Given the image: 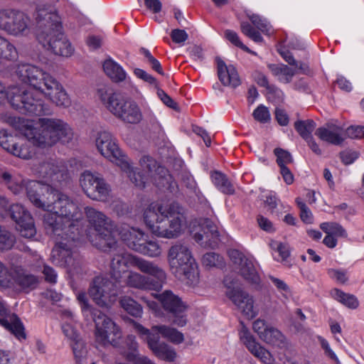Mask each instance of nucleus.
<instances>
[{
	"label": "nucleus",
	"instance_id": "f257e3e1",
	"mask_svg": "<svg viewBox=\"0 0 364 364\" xmlns=\"http://www.w3.org/2000/svg\"><path fill=\"white\" fill-rule=\"evenodd\" d=\"M9 122L20 130L27 139H18L5 130L0 131V146L23 159H29L34 154L31 143L39 147H50L57 142L69 143L73 138L72 128L59 119L40 118L38 126L33 127L29 122L21 117H12Z\"/></svg>",
	"mask_w": 364,
	"mask_h": 364
},
{
	"label": "nucleus",
	"instance_id": "f03ea898",
	"mask_svg": "<svg viewBox=\"0 0 364 364\" xmlns=\"http://www.w3.org/2000/svg\"><path fill=\"white\" fill-rule=\"evenodd\" d=\"M36 38L47 50L63 57H70L74 53L71 43L63 32L61 18L50 6L41 4L35 13Z\"/></svg>",
	"mask_w": 364,
	"mask_h": 364
},
{
	"label": "nucleus",
	"instance_id": "7ed1b4c3",
	"mask_svg": "<svg viewBox=\"0 0 364 364\" xmlns=\"http://www.w3.org/2000/svg\"><path fill=\"white\" fill-rule=\"evenodd\" d=\"M50 202L43 216V225L46 233L50 236H59L65 232L74 230L78 232L76 223L82 218V213L77 205L67 195L54 190L48 195Z\"/></svg>",
	"mask_w": 364,
	"mask_h": 364
},
{
	"label": "nucleus",
	"instance_id": "20e7f679",
	"mask_svg": "<svg viewBox=\"0 0 364 364\" xmlns=\"http://www.w3.org/2000/svg\"><path fill=\"white\" fill-rule=\"evenodd\" d=\"M144 220L154 235L166 239L178 237L186 226L184 210L177 203H151L144 210Z\"/></svg>",
	"mask_w": 364,
	"mask_h": 364
},
{
	"label": "nucleus",
	"instance_id": "39448f33",
	"mask_svg": "<svg viewBox=\"0 0 364 364\" xmlns=\"http://www.w3.org/2000/svg\"><path fill=\"white\" fill-rule=\"evenodd\" d=\"M16 74L21 81L48 97L57 106L66 107L70 105V98L62 85L39 67L31 64L18 65Z\"/></svg>",
	"mask_w": 364,
	"mask_h": 364
},
{
	"label": "nucleus",
	"instance_id": "423d86ee",
	"mask_svg": "<svg viewBox=\"0 0 364 364\" xmlns=\"http://www.w3.org/2000/svg\"><path fill=\"white\" fill-rule=\"evenodd\" d=\"M167 261L171 272L179 280L189 285L199 281L198 264L188 246L177 242L168 250Z\"/></svg>",
	"mask_w": 364,
	"mask_h": 364
},
{
	"label": "nucleus",
	"instance_id": "0eeeda50",
	"mask_svg": "<svg viewBox=\"0 0 364 364\" xmlns=\"http://www.w3.org/2000/svg\"><path fill=\"white\" fill-rule=\"evenodd\" d=\"M0 183L6 185L15 195L21 193L26 188L27 197L31 203L43 210H46L50 202L48 199V195L53 193L55 190L50 186L35 181L25 183L21 176L13 175L3 169H0Z\"/></svg>",
	"mask_w": 364,
	"mask_h": 364
},
{
	"label": "nucleus",
	"instance_id": "6e6552de",
	"mask_svg": "<svg viewBox=\"0 0 364 364\" xmlns=\"http://www.w3.org/2000/svg\"><path fill=\"white\" fill-rule=\"evenodd\" d=\"M97 95L103 105L124 123L137 124L141 120V112L134 101L105 86L97 90Z\"/></svg>",
	"mask_w": 364,
	"mask_h": 364
},
{
	"label": "nucleus",
	"instance_id": "1a4fd4ad",
	"mask_svg": "<svg viewBox=\"0 0 364 364\" xmlns=\"http://www.w3.org/2000/svg\"><path fill=\"white\" fill-rule=\"evenodd\" d=\"M9 100L11 105L22 114L36 116L50 114L48 105L40 99L36 98L33 92L17 87H11L7 92L0 82V104Z\"/></svg>",
	"mask_w": 364,
	"mask_h": 364
},
{
	"label": "nucleus",
	"instance_id": "9d476101",
	"mask_svg": "<svg viewBox=\"0 0 364 364\" xmlns=\"http://www.w3.org/2000/svg\"><path fill=\"white\" fill-rule=\"evenodd\" d=\"M107 250L115 252L111 259L110 272L112 277L116 281L122 278V274L128 272L127 268L129 267H136L144 274H152L159 276V273L161 272L158 268V264L155 262L129 254L124 250L118 249L117 242L114 247L107 248L105 251Z\"/></svg>",
	"mask_w": 364,
	"mask_h": 364
},
{
	"label": "nucleus",
	"instance_id": "9b49d317",
	"mask_svg": "<svg viewBox=\"0 0 364 364\" xmlns=\"http://www.w3.org/2000/svg\"><path fill=\"white\" fill-rule=\"evenodd\" d=\"M77 235L78 232L72 230L68 232V235L63 232L59 236H51L55 240L50 257L52 262L57 266L67 268L73 274H80L82 266L81 260L71 250L73 242L77 239Z\"/></svg>",
	"mask_w": 364,
	"mask_h": 364
},
{
	"label": "nucleus",
	"instance_id": "f8f14e48",
	"mask_svg": "<svg viewBox=\"0 0 364 364\" xmlns=\"http://www.w3.org/2000/svg\"><path fill=\"white\" fill-rule=\"evenodd\" d=\"M85 212L91 227L96 232L95 240H91L98 249L106 250L115 246V225L102 212L91 207H86Z\"/></svg>",
	"mask_w": 364,
	"mask_h": 364
},
{
	"label": "nucleus",
	"instance_id": "ddd939ff",
	"mask_svg": "<svg viewBox=\"0 0 364 364\" xmlns=\"http://www.w3.org/2000/svg\"><path fill=\"white\" fill-rule=\"evenodd\" d=\"M91 316L95 323V342L103 346H117L122 333L116 323L99 309H92Z\"/></svg>",
	"mask_w": 364,
	"mask_h": 364
},
{
	"label": "nucleus",
	"instance_id": "4468645a",
	"mask_svg": "<svg viewBox=\"0 0 364 364\" xmlns=\"http://www.w3.org/2000/svg\"><path fill=\"white\" fill-rule=\"evenodd\" d=\"M91 316L95 323V342L103 346H117L122 333L116 323L99 309H92Z\"/></svg>",
	"mask_w": 364,
	"mask_h": 364
},
{
	"label": "nucleus",
	"instance_id": "2eb2a0df",
	"mask_svg": "<svg viewBox=\"0 0 364 364\" xmlns=\"http://www.w3.org/2000/svg\"><path fill=\"white\" fill-rule=\"evenodd\" d=\"M0 29L14 36H26L30 32V18L19 10L1 9Z\"/></svg>",
	"mask_w": 364,
	"mask_h": 364
},
{
	"label": "nucleus",
	"instance_id": "dca6fc26",
	"mask_svg": "<svg viewBox=\"0 0 364 364\" xmlns=\"http://www.w3.org/2000/svg\"><path fill=\"white\" fill-rule=\"evenodd\" d=\"M79 181L82 191L90 199L98 201L109 199L111 188L100 173L86 170L80 174Z\"/></svg>",
	"mask_w": 364,
	"mask_h": 364
},
{
	"label": "nucleus",
	"instance_id": "f3484780",
	"mask_svg": "<svg viewBox=\"0 0 364 364\" xmlns=\"http://www.w3.org/2000/svg\"><path fill=\"white\" fill-rule=\"evenodd\" d=\"M88 294L100 307L109 308L116 301L117 292L114 284L108 278L96 277L90 284Z\"/></svg>",
	"mask_w": 364,
	"mask_h": 364
},
{
	"label": "nucleus",
	"instance_id": "a211bd4d",
	"mask_svg": "<svg viewBox=\"0 0 364 364\" xmlns=\"http://www.w3.org/2000/svg\"><path fill=\"white\" fill-rule=\"evenodd\" d=\"M190 228L195 241L202 246L214 247L220 241L218 227L208 218L193 220Z\"/></svg>",
	"mask_w": 364,
	"mask_h": 364
},
{
	"label": "nucleus",
	"instance_id": "6ab92c4d",
	"mask_svg": "<svg viewBox=\"0 0 364 364\" xmlns=\"http://www.w3.org/2000/svg\"><path fill=\"white\" fill-rule=\"evenodd\" d=\"M158 299L164 311L168 313L173 324L178 327L186 325L187 318L185 314L186 306L178 296L171 291L166 290L158 295Z\"/></svg>",
	"mask_w": 364,
	"mask_h": 364
},
{
	"label": "nucleus",
	"instance_id": "aec40b11",
	"mask_svg": "<svg viewBox=\"0 0 364 364\" xmlns=\"http://www.w3.org/2000/svg\"><path fill=\"white\" fill-rule=\"evenodd\" d=\"M96 146L100 154L121 168L129 167L127 156L119 149L111 133L103 131L98 134Z\"/></svg>",
	"mask_w": 364,
	"mask_h": 364
},
{
	"label": "nucleus",
	"instance_id": "412c9836",
	"mask_svg": "<svg viewBox=\"0 0 364 364\" xmlns=\"http://www.w3.org/2000/svg\"><path fill=\"white\" fill-rule=\"evenodd\" d=\"M223 283L228 288L226 296L236 306L237 309L247 319L255 318L258 311L254 306L253 297L239 288L232 287V282L229 277H225Z\"/></svg>",
	"mask_w": 364,
	"mask_h": 364
},
{
	"label": "nucleus",
	"instance_id": "4be33fe9",
	"mask_svg": "<svg viewBox=\"0 0 364 364\" xmlns=\"http://www.w3.org/2000/svg\"><path fill=\"white\" fill-rule=\"evenodd\" d=\"M161 270L159 276L152 274H147L153 278L143 275L139 272L129 271L124 279L125 284L131 288L140 290H154L159 291L162 288L163 284L166 279V273L164 269L158 265Z\"/></svg>",
	"mask_w": 364,
	"mask_h": 364
},
{
	"label": "nucleus",
	"instance_id": "5701e85b",
	"mask_svg": "<svg viewBox=\"0 0 364 364\" xmlns=\"http://www.w3.org/2000/svg\"><path fill=\"white\" fill-rule=\"evenodd\" d=\"M136 331L146 341L149 348L160 359L172 362L176 357L174 349L164 342H160L159 335L150 333V331L139 323L134 324Z\"/></svg>",
	"mask_w": 364,
	"mask_h": 364
},
{
	"label": "nucleus",
	"instance_id": "b1692460",
	"mask_svg": "<svg viewBox=\"0 0 364 364\" xmlns=\"http://www.w3.org/2000/svg\"><path fill=\"white\" fill-rule=\"evenodd\" d=\"M10 215L16 223V228L21 235L31 238L36 234L33 218L30 213L21 204H13L9 208Z\"/></svg>",
	"mask_w": 364,
	"mask_h": 364
},
{
	"label": "nucleus",
	"instance_id": "393cba45",
	"mask_svg": "<svg viewBox=\"0 0 364 364\" xmlns=\"http://www.w3.org/2000/svg\"><path fill=\"white\" fill-rule=\"evenodd\" d=\"M229 257L245 280L252 284H259L260 277L255 267L252 259L247 258L237 250H230Z\"/></svg>",
	"mask_w": 364,
	"mask_h": 364
},
{
	"label": "nucleus",
	"instance_id": "a878e982",
	"mask_svg": "<svg viewBox=\"0 0 364 364\" xmlns=\"http://www.w3.org/2000/svg\"><path fill=\"white\" fill-rule=\"evenodd\" d=\"M140 164L157 186L167 188L171 186V176L167 169L159 166L152 157L144 156L140 160Z\"/></svg>",
	"mask_w": 364,
	"mask_h": 364
},
{
	"label": "nucleus",
	"instance_id": "bb28decb",
	"mask_svg": "<svg viewBox=\"0 0 364 364\" xmlns=\"http://www.w3.org/2000/svg\"><path fill=\"white\" fill-rule=\"evenodd\" d=\"M240 338L248 350L264 364H272L274 359L271 353L256 341L249 330L242 325Z\"/></svg>",
	"mask_w": 364,
	"mask_h": 364
},
{
	"label": "nucleus",
	"instance_id": "cd10ccee",
	"mask_svg": "<svg viewBox=\"0 0 364 364\" xmlns=\"http://www.w3.org/2000/svg\"><path fill=\"white\" fill-rule=\"evenodd\" d=\"M38 173L51 182H60L67 178V171L65 166L55 159H50L42 162L37 168Z\"/></svg>",
	"mask_w": 364,
	"mask_h": 364
},
{
	"label": "nucleus",
	"instance_id": "c85d7f7f",
	"mask_svg": "<svg viewBox=\"0 0 364 364\" xmlns=\"http://www.w3.org/2000/svg\"><path fill=\"white\" fill-rule=\"evenodd\" d=\"M0 324L9 330L18 339H25L26 333L24 326L20 318L15 314H7L5 304L0 301Z\"/></svg>",
	"mask_w": 364,
	"mask_h": 364
},
{
	"label": "nucleus",
	"instance_id": "c756f323",
	"mask_svg": "<svg viewBox=\"0 0 364 364\" xmlns=\"http://www.w3.org/2000/svg\"><path fill=\"white\" fill-rule=\"evenodd\" d=\"M315 134L321 140L333 145H340L345 139L343 128L334 124H326L318 128Z\"/></svg>",
	"mask_w": 364,
	"mask_h": 364
},
{
	"label": "nucleus",
	"instance_id": "7c9ffc66",
	"mask_svg": "<svg viewBox=\"0 0 364 364\" xmlns=\"http://www.w3.org/2000/svg\"><path fill=\"white\" fill-rule=\"evenodd\" d=\"M218 75L220 81L225 86L235 87L240 84V77L235 68L226 65L225 62L219 58H216Z\"/></svg>",
	"mask_w": 364,
	"mask_h": 364
},
{
	"label": "nucleus",
	"instance_id": "2f4dec72",
	"mask_svg": "<svg viewBox=\"0 0 364 364\" xmlns=\"http://www.w3.org/2000/svg\"><path fill=\"white\" fill-rule=\"evenodd\" d=\"M13 284L16 283L23 289H33L38 284V278L21 267H12Z\"/></svg>",
	"mask_w": 364,
	"mask_h": 364
},
{
	"label": "nucleus",
	"instance_id": "473e14b6",
	"mask_svg": "<svg viewBox=\"0 0 364 364\" xmlns=\"http://www.w3.org/2000/svg\"><path fill=\"white\" fill-rule=\"evenodd\" d=\"M119 235L127 246L135 251L134 244L139 245L144 242L146 235L139 229L124 225L120 228Z\"/></svg>",
	"mask_w": 364,
	"mask_h": 364
},
{
	"label": "nucleus",
	"instance_id": "72a5a7b5",
	"mask_svg": "<svg viewBox=\"0 0 364 364\" xmlns=\"http://www.w3.org/2000/svg\"><path fill=\"white\" fill-rule=\"evenodd\" d=\"M150 333L161 336L174 344H180L183 342V334L177 329L166 325H156L151 327Z\"/></svg>",
	"mask_w": 364,
	"mask_h": 364
},
{
	"label": "nucleus",
	"instance_id": "f704fd0d",
	"mask_svg": "<svg viewBox=\"0 0 364 364\" xmlns=\"http://www.w3.org/2000/svg\"><path fill=\"white\" fill-rule=\"evenodd\" d=\"M134 246L135 252L150 257H156L161 254V249L158 242L156 240H149L147 235L144 237V242L139 245L134 244Z\"/></svg>",
	"mask_w": 364,
	"mask_h": 364
},
{
	"label": "nucleus",
	"instance_id": "c9c22d12",
	"mask_svg": "<svg viewBox=\"0 0 364 364\" xmlns=\"http://www.w3.org/2000/svg\"><path fill=\"white\" fill-rule=\"evenodd\" d=\"M103 70L106 75L115 82H122L126 78L125 71L112 59H107L104 62Z\"/></svg>",
	"mask_w": 364,
	"mask_h": 364
},
{
	"label": "nucleus",
	"instance_id": "e433bc0d",
	"mask_svg": "<svg viewBox=\"0 0 364 364\" xmlns=\"http://www.w3.org/2000/svg\"><path fill=\"white\" fill-rule=\"evenodd\" d=\"M272 75L277 77L283 83H289L296 74V71L284 64H269L267 65Z\"/></svg>",
	"mask_w": 364,
	"mask_h": 364
},
{
	"label": "nucleus",
	"instance_id": "4c0bfd02",
	"mask_svg": "<svg viewBox=\"0 0 364 364\" xmlns=\"http://www.w3.org/2000/svg\"><path fill=\"white\" fill-rule=\"evenodd\" d=\"M210 178L213 184L220 192L228 195L234 194V186L224 173L215 171L211 173Z\"/></svg>",
	"mask_w": 364,
	"mask_h": 364
},
{
	"label": "nucleus",
	"instance_id": "58836bf2",
	"mask_svg": "<svg viewBox=\"0 0 364 364\" xmlns=\"http://www.w3.org/2000/svg\"><path fill=\"white\" fill-rule=\"evenodd\" d=\"M261 340L269 345L280 348H284L287 345L285 336L277 328L271 326L265 334L261 336Z\"/></svg>",
	"mask_w": 364,
	"mask_h": 364
},
{
	"label": "nucleus",
	"instance_id": "ea45409f",
	"mask_svg": "<svg viewBox=\"0 0 364 364\" xmlns=\"http://www.w3.org/2000/svg\"><path fill=\"white\" fill-rule=\"evenodd\" d=\"M121 307L130 315L140 317L142 315V307L130 296H124L119 300Z\"/></svg>",
	"mask_w": 364,
	"mask_h": 364
},
{
	"label": "nucleus",
	"instance_id": "a19ab883",
	"mask_svg": "<svg viewBox=\"0 0 364 364\" xmlns=\"http://www.w3.org/2000/svg\"><path fill=\"white\" fill-rule=\"evenodd\" d=\"M316 126V123L312 119L298 120L294 122L295 129L304 140L313 137L311 134Z\"/></svg>",
	"mask_w": 364,
	"mask_h": 364
},
{
	"label": "nucleus",
	"instance_id": "79ce46f5",
	"mask_svg": "<svg viewBox=\"0 0 364 364\" xmlns=\"http://www.w3.org/2000/svg\"><path fill=\"white\" fill-rule=\"evenodd\" d=\"M331 294L335 299L348 308L354 309L359 305L357 298L353 294H346L338 289H333Z\"/></svg>",
	"mask_w": 364,
	"mask_h": 364
},
{
	"label": "nucleus",
	"instance_id": "37998d69",
	"mask_svg": "<svg viewBox=\"0 0 364 364\" xmlns=\"http://www.w3.org/2000/svg\"><path fill=\"white\" fill-rule=\"evenodd\" d=\"M255 80L261 87L267 90V95H274L280 98L283 96V92L277 87L269 83L267 77L262 73L256 72L255 73Z\"/></svg>",
	"mask_w": 364,
	"mask_h": 364
},
{
	"label": "nucleus",
	"instance_id": "c03bdc74",
	"mask_svg": "<svg viewBox=\"0 0 364 364\" xmlns=\"http://www.w3.org/2000/svg\"><path fill=\"white\" fill-rule=\"evenodd\" d=\"M17 57L16 48L5 38L0 36V60H14Z\"/></svg>",
	"mask_w": 364,
	"mask_h": 364
},
{
	"label": "nucleus",
	"instance_id": "a18cd8bd",
	"mask_svg": "<svg viewBox=\"0 0 364 364\" xmlns=\"http://www.w3.org/2000/svg\"><path fill=\"white\" fill-rule=\"evenodd\" d=\"M320 228L326 234L341 237H347L346 230L339 223L336 222L322 223L320 224Z\"/></svg>",
	"mask_w": 364,
	"mask_h": 364
},
{
	"label": "nucleus",
	"instance_id": "49530a36",
	"mask_svg": "<svg viewBox=\"0 0 364 364\" xmlns=\"http://www.w3.org/2000/svg\"><path fill=\"white\" fill-rule=\"evenodd\" d=\"M202 264L207 267H223L225 262L222 256L215 252H210L203 255Z\"/></svg>",
	"mask_w": 364,
	"mask_h": 364
},
{
	"label": "nucleus",
	"instance_id": "de8ad7c7",
	"mask_svg": "<svg viewBox=\"0 0 364 364\" xmlns=\"http://www.w3.org/2000/svg\"><path fill=\"white\" fill-rule=\"evenodd\" d=\"M15 242L14 235L0 226V252L11 250Z\"/></svg>",
	"mask_w": 364,
	"mask_h": 364
},
{
	"label": "nucleus",
	"instance_id": "09e8293b",
	"mask_svg": "<svg viewBox=\"0 0 364 364\" xmlns=\"http://www.w3.org/2000/svg\"><path fill=\"white\" fill-rule=\"evenodd\" d=\"M126 171L128 174V177L130 181L139 188H143L145 187V184L147 181V178L144 174H141V172L136 171V170L130 167L129 164V167L127 168H122Z\"/></svg>",
	"mask_w": 364,
	"mask_h": 364
},
{
	"label": "nucleus",
	"instance_id": "8fccbe9b",
	"mask_svg": "<svg viewBox=\"0 0 364 364\" xmlns=\"http://www.w3.org/2000/svg\"><path fill=\"white\" fill-rule=\"evenodd\" d=\"M70 346L77 362H80L87 354V348L85 342L80 336L70 341Z\"/></svg>",
	"mask_w": 364,
	"mask_h": 364
},
{
	"label": "nucleus",
	"instance_id": "3c124183",
	"mask_svg": "<svg viewBox=\"0 0 364 364\" xmlns=\"http://www.w3.org/2000/svg\"><path fill=\"white\" fill-rule=\"evenodd\" d=\"M248 17L252 25L255 26L258 31H260L262 33L267 35L270 33L271 26L265 18L257 14H252Z\"/></svg>",
	"mask_w": 364,
	"mask_h": 364
},
{
	"label": "nucleus",
	"instance_id": "603ef678",
	"mask_svg": "<svg viewBox=\"0 0 364 364\" xmlns=\"http://www.w3.org/2000/svg\"><path fill=\"white\" fill-rule=\"evenodd\" d=\"M240 28L242 33L253 41L256 43H262L263 41V38L259 31L256 30L248 22H242L240 23Z\"/></svg>",
	"mask_w": 364,
	"mask_h": 364
},
{
	"label": "nucleus",
	"instance_id": "864d4df0",
	"mask_svg": "<svg viewBox=\"0 0 364 364\" xmlns=\"http://www.w3.org/2000/svg\"><path fill=\"white\" fill-rule=\"evenodd\" d=\"M225 36L231 43L235 46L241 48L247 53L256 55L255 52L251 50L248 47L242 43L236 32L232 30H226L225 31Z\"/></svg>",
	"mask_w": 364,
	"mask_h": 364
},
{
	"label": "nucleus",
	"instance_id": "5fc2aeb1",
	"mask_svg": "<svg viewBox=\"0 0 364 364\" xmlns=\"http://www.w3.org/2000/svg\"><path fill=\"white\" fill-rule=\"evenodd\" d=\"M12 276V267L9 270L4 264L0 262V287H11L13 284Z\"/></svg>",
	"mask_w": 364,
	"mask_h": 364
},
{
	"label": "nucleus",
	"instance_id": "6e6d98bb",
	"mask_svg": "<svg viewBox=\"0 0 364 364\" xmlns=\"http://www.w3.org/2000/svg\"><path fill=\"white\" fill-rule=\"evenodd\" d=\"M274 153L277 156V163L279 168L282 166H287V164L293 162L291 154L287 150L281 148H276L274 150Z\"/></svg>",
	"mask_w": 364,
	"mask_h": 364
},
{
	"label": "nucleus",
	"instance_id": "4d7b16f0",
	"mask_svg": "<svg viewBox=\"0 0 364 364\" xmlns=\"http://www.w3.org/2000/svg\"><path fill=\"white\" fill-rule=\"evenodd\" d=\"M296 203L300 210L301 220L307 224L313 223V214L307 205L299 198H296Z\"/></svg>",
	"mask_w": 364,
	"mask_h": 364
},
{
	"label": "nucleus",
	"instance_id": "13d9d810",
	"mask_svg": "<svg viewBox=\"0 0 364 364\" xmlns=\"http://www.w3.org/2000/svg\"><path fill=\"white\" fill-rule=\"evenodd\" d=\"M252 115L256 121L263 124L269 122L271 119L268 108L262 105L254 110Z\"/></svg>",
	"mask_w": 364,
	"mask_h": 364
},
{
	"label": "nucleus",
	"instance_id": "bf43d9fd",
	"mask_svg": "<svg viewBox=\"0 0 364 364\" xmlns=\"http://www.w3.org/2000/svg\"><path fill=\"white\" fill-rule=\"evenodd\" d=\"M259 227L264 231L267 232H273L275 231L273 223L267 218L262 215H259L257 218Z\"/></svg>",
	"mask_w": 364,
	"mask_h": 364
},
{
	"label": "nucleus",
	"instance_id": "052dcab7",
	"mask_svg": "<svg viewBox=\"0 0 364 364\" xmlns=\"http://www.w3.org/2000/svg\"><path fill=\"white\" fill-rule=\"evenodd\" d=\"M170 36L176 43H183L188 38V33L184 30L179 28L172 30Z\"/></svg>",
	"mask_w": 364,
	"mask_h": 364
},
{
	"label": "nucleus",
	"instance_id": "680f3d73",
	"mask_svg": "<svg viewBox=\"0 0 364 364\" xmlns=\"http://www.w3.org/2000/svg\"><path fill=\"white\" fill-rule=\"evenodd\" d=\"M328 276L334 279H336L338 282L345 283L348 280L347 273L345 270L330 269L328 270Z\"/></svg>",
	"mask_w": 364,
	"mask_h": 364
},
{
	"label": "nucleus",
	"instance_id": "e2e57ef3",
	"mask_svg": "<svg viewBox=\"0 0 364 364\" xmlns=\"http://www.w3.org/2000/svg\"><path fill=\"white\" fill-rule=\"evenodd\" d=\"M340 157L344 164L349 165L358 159V154L355 151L346 150L340 153Z\"/></svg>",
	"mask_w": 364,
	"mask_h": 364
},
{
	"label": "nucleus",
	"instance_id": "0e129e2a",
	"mask_svg": "<svg viewBox=\"0 0 364 364\" xmlns=\"http://www.w3.org/2000/svg\"><path fill=\"white\" fill-rule=\"evenodd\" d=\"M269 327L270 326L267 325L264 320L259 318L255 321L252 325L254 331L258 335L260 339L261 336L265 334Z\"/></svg>",
	"mask_w": 364,
	"mask_h": 364
},
{
	"label": "nucleus",
	"instance_id": "69168bd1",
	"mask_svg": "<svg viewBox=\"0 0 364 364\" xmlns=\"http://www.w3.org/2000/svg\"><path fill=\"white\" fill-rule=\"evenodd\" d=\"M271 247L279 252L282 260L286 259L289 256V250L287 245L282 242H272L271 243Z\"/></svg>",
	"mask_w": 364,
	"mask_h": 364
},
{
	"label": "nucleus",
	"instance_id": "338daca9",
	"mask_svg": "<svg viewBox=\"0 0 364 364\" xmlns=\"http://www.w3.org/2000/svg\"><path fill=\"white\" fill-rule=\"evenodd\" d=\"M43 274L44 275L45 280L47 282H49L50 284L56 283L58 274L53 267L48 265H44Z\"/></svg>",
	"mask_w": 364,
	"mask_h": 364
},
{
	"label": "nucleus",
	"instance_id": "774afa93",
	"mask_svg": "<svg viewBox=\"0 0 364 364\" xmlns=\"http://www.w3.org/2000/svg\"><path fill=\"white\" fill-rule=\"evenodd\" d=\"M318 340L321 346V348H323V350L325 352V355H327L328 357H329L333 360L338 363V359L336 355L335 354V353L330 348L328 342L326 339L322 338L321 336H318Z\"/></svg>",
	"mask_w": 364,
	"mask_h": 364
}]
</instances>
